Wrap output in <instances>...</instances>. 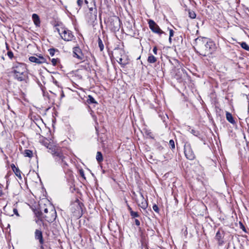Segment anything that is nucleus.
Here are the masks:
<instances>
[{
    "label": "nucleus",
    "instance_id": "obj_1",
    "mask_svg": "<svg viewBox=\"0 0 249 249\" xmlns=\"http://www.w3.org/2000/svg\"><path fill=\"white\" fill-rule=\"evenodd\" d=\"M196 49L195 51L200 55L205 56L211 54L215 50V45L210 39L198 37L195 39Z\"/></svg>",
    "mask_w": 249,
    "mask_h": 249
},
{
    "label": "nucleus",
    "instance_id": "obj_2",
    "mask_svg": "<svg viewBox=\"0 0 249 249\" xmlns=\"http://www.w3.org/2000/svg\"><path fill=\"white\" fill-rule=\"evenodd\" d=\"M12 73L15 79L19 82L27 83L28 80V73L26 65L24 63H15L12 68Z\"/></svg>",
    "mask_w": 249,
    "mask_h": 249
},
{
    "label": "nucleus",
    "instance_id": "obj_3",
    "mask_svg": "<svg viewBox=\"0 0 249 249\" xmlns=\"http://www.w3.org/2000/svg\"><path fill=\"white\" fill-rule=\"evenodd\" d=\"M49 152L52 154L55 161L60 164L63 168L68 165L66 161L67 157L63 153L60 147L56 145L55 147L52 148V151Z\"/></svg>",
    "mask_w": 249,
    "mask_h": 249
},
{
    "label": "nucleus",
    "instance_id": "obj_4",
    "mask_svg": "<svg viewBox=\"0 0 249 249\" xmlns=\"http://www.w3.org/2000/svg\"><path fill=\"white\" fill-rule=\"evenodd\" d=\"M40 212V216L49 222H53L56 217V213L55 210L52 209L50 213L47 214L48 210L45 207L41 208Z\"/></svg>",
    "mask_w": 249,
    "mask_h": 249
},
{
    "label": "nucleus",
    "instance_id": "obj_5",
    "mask_svg": "<svg viewBox=\"0 0 249 249\" xmlns=\"http://www.w3.org/2000/svg\"><path fill=\"white\" fill-rule=\"evenodd\" d=\"M56 30L60 35L61 38L65 41H71L74 37L72 32L66 28L62 27L60 28H57Z\"/></svg>",
    "mask_w": 249,
    "mask_h": 249
},
{
    "label": "nucleus",
    "instance_id": "obj_6",
    "mask_svg": "<svg viewBox=\"0 0 249 249\" xmlns=\"http://www.w3.org/2000/svg\"><path fill=\"white\" fill-rule=\"evenodd\" d=\"M184 153L186 158L189 160L195 159V155L192 150L191 144L189 142H185L184 145Z\"/></svg>",
    "mask_w": 249,
    "mask_h": 249
},
{
    "label": "nucleus",
    "instance_id": "obj_7",
    "mask_svg": "<svg viewBox=\"0 0 249 249\" xmlns=\"http://www.w3.org/2000/svg\"><path fill=\"white\" fill-rule=\"evenodd\" d=\"M148 23L150 29L153 32L158 34L159 35L164 33V32L160 29L159 26L153 20L149 19Z\"/></svg>",
    "mask_w": 249,
    "mask_h": 249
},
{
    "label": "nucleus",
    "instance_id": "obj_8",
    "mask_svg": "<svg viewBox=\"0 0 249 249\" xmlns=\"http://www.w3.org/2000/svg\"><path fill=\"white\" fill-rule=\"evenodd\" d=\"M73 56L80 60H82L84 57L82 52L79 47H75L73 48Z\"/></svg>",
    "mask_w": 249,
    "mask_h": 249
},
{
    "label": "nucleus",
    "instance_id": "obj_9",
    "mask_svg": "<svg viewBox=\"0 0 249 249\" xmlns=\"http://www.w3.org/2000/svg\"><path fill=\"white\" fill-rule=\"evenodd\" d=\"M224 237V231H220L218 230L216 233V235L215 236V239L217 240L218 245L219 246H222L224 244V242L223 240V238Z\"/></svg>",
    "mask_w": 249,
    "mask_h": 249
},
{
    "label": "nucleus",
    "instance_id": "obj_10",
    "mask_svg": "<svg viewBox=\"0 0 249 249\" xmlns=\"http://www.w3.org/2000/svg\"><path fill=\"white\" fill-rule=\"evenodd\" d=\"M29 60L32 62H34L38 64H43L46 62V59L43 56H39L38 57L30 56L29 58Z\"/></svg>",
    "mask_w": 249,
    "mask_h": 249
},
{
    "label": "nucleus",
    "instance_id": "obj_11",
    "mask_svg": "<svg viewBox=\"0 0 249 249\" xmlns=\"http://www.w3.org/2000/svg\"><path fill=\"white\" fill-rule=\"evenodd\" d=\"M110 24L113 26L112 29L114 30H119L120 28V19L118 17H115L110 21Z\"/></svg>",
    "mask_w": 249,
    "mask_h": 249
},
{
    "label": "nucleus",
    "instance_id": "obj_12",
    "mask_svg": "<svg viewBox=\"0 0 249 249\" xmlns=\"http://www.w3.org/2000/svg\"><path fill=\"white\" fill-rule=\"evenodd\" d=\"M35 238L38 240L40 244H43L44 243L42 233L40 230H36L35 231Z\"/></svg>",
    "mask_w": 249,
    "mask_h": 249
},
{
    "label": "nucleus",
    "instance_id": "obj_13",
    "mask_svg": "<svg viewBox=\"0 0 249 249\" xmlns=\"http://www.w3.org/2000/svg\"><path fill=\"white\" fill-rule=\"evenodd\" d=\"M32 19L36 27H40V20L39 16L36 14H33L32 15Z\"/></svg>",
    "mask_w": 249,
    "mask_h": 249
},
{
    "label": "nucleus",
    "instance_id": "obj_14",
    "mask_svg": "<svg viewBox=\"0 0 249 249\" xmlns=\"http://www.w3.org/2000/svg\"><path fill=\"white\" fill-rule=\"evenodd\" d=\"M11 167L15 175L19 178H21V171L13 163L11 165Z\"/></svg>",
    "mask_w": 249,
    "mask_h": 249
},
{
    "label": "nucleus",
    "instance_id": "obj_15",
    "mask_svg": "<svg viewBox=\"0 0 249 249\" xmlns=\"http://www.w3.org/2000/svg\"><path fill=\"white\" fill-rule=\"evenodd\" d=\"M226 119L228 120L231 124H235L236 123L235 120H234L231 114L228 111L226 112Z\"/></svg>",
    "mask_w": 249,
    "mask_h": 249
},
{
    "label": "nucleus",
    "instance_id": "obj_16",
    "mask_svg": "<svg viewBox=\"0 0 249 249\" xmlns=\"http://www.w3.org/2000/svg\"><path fill=\"white\" fill-rule=\"evenodd\" d=\"M142 200L139 206L143 209H146L148 206V203L147 201L144 198L142 195Z\"/></svg>",
    "mask_w": 249,
    "mask_h": 249
},
{
    "label": "nucleus",
    "instance_id": "obj_17",
    "mask_svg": "<svg viewBox=\"0 0 249 249\" xmlns=\"http://www.w3.org/2000/svg\"><path fill=\"white\" fill-rule=\"evenodd\" d=\"M43 144L49 150V151H52V148H54L56 145L51 144L50 142H44Z\"/></svg>",
    "mask_w": 249,
    "mask_h": 249
},
{
    "label": "nucleus",
    "instance_id": "obj_18",
    "mask_svg": "<svg viewBox=\"0 0 249 249\" xmlns=\"http://www.w3.org/2000/svg\"><path fill=\"white\" fill-rule=\"evenodd\" d=\"M87 103L89 104H97V102L95 101L94 98L91 95H89L87 101Z\"/></svg>",
    "mask_w": 249,
    "mask_h": 249
},
{
    "label": "nucleus",
    "instance_id": "obj_19",
    "mask_svg": "<svg viewBox=\"0 0 249 249\" xmlns=\"http://www.w3.org/2000/svg\"><path fill=\"white\" fill-rule=\"evenodd\" d=\"M96 159L97 161L99 163L101 162H102L103 161V158L102 154L101 153V152L98 151L97 152V154H96Z\"/></svg>",
    "mask_w": 249,
    "mask_h": 249
},
{
    "label": "nucleus",
    "instance_id": "obj_20",
    "mask_svg": "<svg viewBox=\"0 0 249 249\" xmlns=\"http://www.w3.org/2000/svg\"><path fill=\"white\" fill-rule=\"evenodd\" d=\"M147 61L149 63H154L157 61V58L153 55H150L148 57Z\"/></svg>",
    "mask_w": 249,
    "mask_h": 249
},
{
    "label": "nucleus",
    "instance_id": "obj_21",
    "mask_svg": "<svg viewBox=\"0 0 249 249\" xmlns=\"http://www.w3.org/2000/svg\"><path fill=\"white\" fill-rule=\"evenodd\" d=\"M24 155L25 157L31 158L33 156V152L31 150L26 149L24 150Z\"/></svg>",
    "mask_w": 249,
    "mask_h": 249
},
{
    "label": "nucleus",
    "instance_id": "obj_22",
    "mask_svg": "<svg viewBox=\"0 0 249 249\" xmlns=\"http://www.w3.org/2000/svg\"><path fill=\"white\" fill-rule=\"evenodd\" d=\"M98 43L100 51H102L104 50V46L101 39L100 37H98Z\"/></svg>",
    "mask_w": 249,
    "mask_h": 249
},
{
    "label": "nucleus",
    "instance_id": "obj_23",
    "mask_svg": "<svg viewBox=\"0 0 249 249\" xmlns=\"http://www.w3.org/2000/svg\"><path fill=\"white\" fill-rule=\"evenodd\" d=\"M240 45L243 49L249 51V46L245 42L240 43Z\"/></svg>",
    "mask_w": 249,
    "mask_h": 249
},
{
    "label": "nucleus",
    "instance_id": "obj_24",
    "mask_svg": "<svg viewBox=\"0 0 249 249\" xmlns=\"http://www.w3.org/2000/svg\"><path fill=\"white\" fill-rule=\"evenodd\" d=\"M189 16L190 18L194 19L196 17V14L195 12L193 11H189Z\"/></svg>",
    "mask_w": 249,
    "mask_h": 249
},
{
    "label": "nucleus",
    "instance_id": "obj_25",
    "mask_svg": "<svg viewBox=\"0 0 249 249\" xmlns=\"http://www.w3.org/2000/svg\"><path fill=\"white\" fill-rule=\"evenodd\" d=\"M117 62L121 65H122L123 66L127 64V62H126L125 61H124L123 58L120 57L119 58V60H117Z\"/></svg>",
    "mask_w": 249,
    "mask_h": 249
},
{
    "label": "nucleus",
    "instance_id": "obj_26",
    "mask_svg": "<svg viewBox=\"0 0 249 249\" xmlns=\"http://www.w3.org/2000/svg\"><path fill=\"white\" fill-rule=\"evenodd\" d=\"M130 215L131 216V217L132 218L139 217V215L138 213L137 212H134V211L130 212Z\"/></svg>",
    "mask_w": 249,
    "mask_h": 249
},
{
    "label": "nucleus",
    "instance_id": "obj_27",
    "mask_svg": "<svg viewBox=\"0 0 249 249\" xmlns=\"http://www.w3.org/2000/svg\"><path fill=\"white\" fill-rule=\"evenodd\" d=\"M169 145L170 146V148L171 149H175V142L173 140H170L169 141Z\"/></svg>",
    "mask_w": 249,
    "mask_h": 249
},
{
    "label": "nucleus",
    "instance_id": "obj_28",
    "mask_svg": "<svg viewBox=\"0 0 249 249\" xmlns=\"http://www.w3.org/2000/svg\"><path fill=\"white\" fill-rule=\"evenodd\" d=\"M49 54L51 56H53L54 55L56 50L54 48H51L48 50Z\"/></svg>",
    "mask_w": 249,
    "mask_h": 249
},
{
    "label": "nucleus",
    "instance_id": "obj_29",
    "mask_svg": "<svg viewBox=\"0 0 249 249\" xmlns=\"http://www.w3.org/2000/svg\"><path fill=\"white\" fill-rule=\"evenodd\" d=\"M77 4L79 8V9L82 7L83 4V0H77Z\"/></svg>",
    "mask_w": 249,
    "mask_h": 249
},
{
    "label": "nucleus",
    "instance_id": "obj_30",
    "mask_svg": "<svg viewBox=\"0 0 249 249\" xmlns=\"http://www.w3.org/2000/svg\"><path fill=\"white\" fill-rule=\"evenodd\" d=\"M58 61V59L57 58H56V59L53 58L51 60L53 66H56L57 64Z\"/></svg>",
    "mask_w": 249,
    "mask_h": 249
},
{
    "label": "nucleus",
    "instance_id": "obj_31",
    "mask_svg": "<svg viewBox=\"0 0 249 249\" xmlns=\"http://www.w3.org/2000/svg\"><path fill=\"white\" fill-rule=\"evenodd\" d=\"M7 55L8 56V57L10 58V59H12L14 57V54L13 53V52L11 51H9L8 52H7Z\"/></svg>",
    "mask_w": 249,
    "mask_h": 249
},
{
    "label": "nucleus",
    "instance_id": "obj_32",
    "mask_svg": "<svg viewBox=\"0 0 249 249\" xmlns=\"http://www.w3.org/2000/svg\"><path fill=\"white\" fill-rule=\"evenodd\" d=\"M153 209L154 211H155L157 213H159V207L156 204H154L153 206Z\"/></svg>",
    "mask_w": 249,
    "mask_h": 249
},
{
    "label": "nucleus",
    "instance_id": "obj_33",
    "mask_svg": "<svg viewBox=\"0 0 249 249\" xmlns=\"http://www.w3.org/2000/svg\"><path fill=\"white\" fill-rule=\"evenodd\" d=\"M240 225L241 229H242L244 231L246 232V228L241 222H240Z\"/></svg>",
    "mask_w": 249,
    "mask_h": 249
},
{
    "label": "nucleus",
    "instance_id": "obj_34",
    "mask_svg": "<svg viewBox=\"0 0 249 249\" xmlns=\"http://www.w3.org/2000/svg\"><path fill=\"white\" fill-rule=\"evenodd\" d=\"M174 31L172 29L169 30V37H172L174 36Z\"/></svg>",
    "mask_w": 249,
    "mask_h": 249
},
{
    "label": "nucleus",
    "instance_id": "obj_35",
    "mask_svg": "<svg viewBox=\"0 0 249 249\" xmlns=\"http://www.w3.org/2000/svg\"><path fill=\"white\" fill-rule=\"evenodd\" d=\"M135 224L137 226H139L140 225V221L137 219H136L135 220Z\"/></svg>",
    "mask_w": 249,
    "mask_h": 249
},
{
    "label": "nucleus",
    "instance_id": "obj_36",
    "mask_svg": "<svg viewBox=\"0 0 249 249\" xmlns=\"http://www.w3.org/2000/svg\"><path fill=\"white\" fill-rule=\"evenodd\" d=\"M13 212H14V214H15L16 215H17V216H19V214L18 213V211L17 209L14 208L13 209Z\"/></svg>",
    "mask_w": 249,
    "mask_h": 249
},
{
    "label": "nucleus",
    "instance_id": "obj_37",
    "mask_svg": "<svg viewBox=\"0 0 249 249\" xmlns=\"http://www.w3.org/2000/svg\"><path fill=\"white\" fill-rule=\"evenodd\" d=\"M157 51H158V50H157V47H154L153 49V53H154L155 54H157Z\"/></svg>",
    "mask_w": 249,
    "mask_h": 249
},
{
    "label": "nucleus",
    "instance_id": "obj_38",
    "mask_svg": "<svg viewBox=\"0 0 249 249\" xmlns=\"http://www.w3.org/2000/svg\"><path fill=\"white\" fill-rule=\"evenodd\" d=\"M80 175L82 176V177H84V171H82V170H81L80 171Z\"/></svg>",
    "mask_w": 249,
    "mask_h": 249
},
{
    "label": "nucleus",
    "instance_id": "obj_39",
    "mask_svg": "<svg viewBox=\"0 0 249 249\" xmlns=\"http://www.w3.org/2000/svg\"><path fill=\"white\" fill-rule=\"evenodd\" d=\"M53 83L55 84V85L59 86L58 82L56 80L54 81Z\"/></svg>",
    "mask_w": 249,
    "mask_h": 249
},
{
    "label": "nucleus",
    "instance_id": "obj_40",
    "mask_svg": "<svg viewBox=\"0 0 249 249\" xmlns=\"http://www.w3.org/2000/svg\"><path fill=\"white\" fill-rule=\"evenodd\" d=\"M76 76L79 78V79H82V75H79L78 74H76Z\"/></svg>",
    "mask_w": 249,
    "mask_h": 249
},
{
    "label": "nucleus",
    "instance_id": "obj_41",
    "mask_svg": "<svg viewBox=\"0 0 249 249\" xmlns=\"http://www.w3.org/2000/svg\"><path fill=\"white\" fill-rule=\"evenodd\" d=\"M128 210L129 211V212L130 213L131 211H133L132 210V208L130 207V206H128Z\"/></svg>",
    "mask_w": 249,
    "mask_h": 249
},
{
    "label": "nucleus",
    "instance_id": "obj_42",
    "mask_svg": "<svg viewBox=\"0 0 249 249\" xmlns=\"http://www.w3.org/2000/svg\"><path fill=\"white\" fill-rule=\"evenodd\" d=\"M84 2L86 4L88 5V1L87 0H84Z\"/></svg>",
    "mask_w": 249,
    "mask_h": 249
},
{
    "label": "nucleus",
    "instance_id": "obj_43",
    "mask_svg": "<svg viewBox=\"0 0 249 249\" xmlns=\"http://www.w3.org/2000/svg\"><path fill=\"white\" fill-rule=\"evenodd\" d=\"M172 38V37H169V42H170V43L171 42V40H172V38Z\"/></svg>",
    "mask_w": 249,
    "mask_h": 249
},
{
    "label": "nucleus",
    "instance_id": "obj_44",
    "mask_svg": "<svg viewBox=\"0 0 249 249\" xmlns=\"http://www.w3.org/2000/svg\"><path fill=\"white\" fill-rule=\"evenodd\" d=\"M247 96V99L248 100V101L249 102V98H248V95H246Z\"/></svg>",
    "mask_w": 249,
    "mask_h": 249
},
{
    "label": "nucleus",
    "instance_id": "obj_45",
    "mask_svg": "<svg viewBox=\"0 0 249 249\" xmlns=\"http://www.w3.org/2000/svg\"><path fill=\"white\" fill-rule=\"evenodd\" d=\"M64 94L63 92L62 91V93L61 94V97H64Z\"/></svg>",
    "mask_w": 249,
    "mask_h": 249
},
{
    "label": "nucleus",
    "instance_id": "obj_46",
    "mask_svg": "<svg viewBox=\"0 0 249 249\" xmlns=\"http://www.w3.org/2000/svg\"><path fill=\"white\" fill-rule=\"evenodd\" d=\"M89 10H90V11H92V8H89Z\"/></svg>",
    "mask_w": 249,
    "mask_h": 249
},
{
    "label": "nucleus",
    "instance_id": "obj_47",
    "mask_svg": "<svg viewBox=\"0 0 249 249\" xmlns=\"http://www.w3.org/2000/svg\"><path fill=\"white\" fill-rule=\"evenodd\" d=\"M41 248H42V249H43V247L42 246H41Z\"/></svg>",
    "mask_w": 249,
    "mask_h": 249
}]
</instances>
